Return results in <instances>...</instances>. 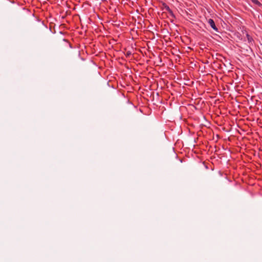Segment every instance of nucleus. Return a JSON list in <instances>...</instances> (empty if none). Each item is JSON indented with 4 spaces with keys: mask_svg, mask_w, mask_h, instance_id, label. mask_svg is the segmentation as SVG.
<instances>
[{
    "mask_svg": "<svg viewBox=\"0 0 262 262\" xmlns=\"http://www.w3.org/2000/svg\"><path fill=\"white\" fill-rule=\"evenodd\" d=\"M169 13L170 16H171L173 18H175V17H176L175 15L173 14V12H172V11L171 10L169 12Z\"/></svg>",
    "mask_w": 262,
    "mask_h": 262,
    "instance_id": "0eeeda50",
    "label": "nucleus"
},
{
    "mask_svg": "<svg viewBox=\"0 0 262 262\" xmlns=\"http://www.w3.org/2000/svg\"><path fill=\"white\" fill-rule=\"evenodd\" d=\"M171 154H172V156L173 158H176V159H177L178 158V156L177 155V154L175 152L174 150V148H172L171 149Z\"/></svg>",
    "mask_w": 262,
    "mask_h": 262,
    "instance_id": "7ed1b4c3",
    "label": "nucleus"
},
{
    "mask_svg": "<svg viewBox=\"0 0 262 262\" xmlns=\"http://www.w3.org/2000/svg\"><path fill=\"white\" fill-rule=\"evenodd\" d=\"M206 168H208L207 165H204Z\"/></svg>",
    "mask_w": 262,
    "mask_h": 262,
    "instance_id": "6e6552de",
    "label": "nucleus"
},
{
    "mask_svg": "<svg viewBox=\"0 0 262 262\" xmlns=\"http://www.w3.org/2000/svg\"><path fill=\"white\" fill-rule=\"evenodd\" d=\"M246 37L247 38V39H248L249 42H252V41L253 40L252 37L248 33L246 34Z\"/></svg>",
    "mask_w": 262,
    "mask_h": 262,
    "instance_id": "20e7f679",
    "label": "nucleus"
},
{
    "mask_svg": "<svg viewBox=\"0 0 262 262\" xmlns=\"http://www.w3.org/2000/svg\"><path fill=\"white\" fill-rule=\"evenodd\" d=\"M132 52L130 51H128L126 52V54H125V56L128 57H129L131 55H132Z\"/></svg>",
    "mask_w": 262,
    "mask_h": 262,
    "instance_id": "423d86ee",
    "label": "nucleus"
},
{
    "mask_svg": "<svg viewBox=\"0 0 262 262\" xmlns=\"http://www.w3.org/2000/svg\"><path fill=\"white\" fill-rule=\"evenodd\" d=\"M179 160L180 161V162H182V161L181 159H179Z\"/></svg>",
    "mask_w": 262,
    "mask_h": 262,
    "instance_id": "9d476101",
    "label": "nucleus"
},
{
    "mask_svg": "<svg viewBox=\"0 0 262 262\" xmlns=\"http://www.w3.org/2000/svg\"><path fill=\"white\" fill-rule=\"evenodd\" d=\"M170 21H171V23H173V19H171V20H170Z\"/></svg>",
    "mask_w": 262,
    "mask_h": 262,
    "instance_id": "1a4fd4ad",
    "label": "nucleus"
},
{
    "mask_svg": "<svg viewBox=\"0 0 262 262\" xmlns=\"http://www.w3.org/2000/svg\"><path fill=\"white\" fill-rule=\"evenodd\" d=\"M208 24L210 25V27L216 32H219L218 28L216 27L215 23L212 19H209L208 20Z\"/></svg>",
    "mask_w": 262,
    "mask_h": 262,
    "instance_id": "f257e3e1",
    "label": "nucleus"
},
{
    "mask_svg": "<svg viewBox=\"0 0 262 262\" xmlns=\"http://www.w3.org/2000/svg\"><path fill=\"white\" fill-rule=\"evenodd\" d=\"M163 6H164L165 10H167L168 12L171 10L169 7L167 6L166 4L164 3Z\"/></svg>",
    "mask_w": 262,
    "mask_h": 262,
    "instance_id": "39448f33",
    "label": "nucleus"
},
{
    "mask_svg": "<svg viewBox=\"0 0 262 262\" xmlns=\"http://www.w3.org/2000/svg\"><path fill=\"white\" fill-rule=\"evenodd\" d=\"M251 1L253 4H255L258 6H262V4L258 0H251Z\"/></svg>",
    "mask_w": 262,
    "mask_h": 262,
    "instance_id": "f03ea898",
    "label": "nucleus"
}]
</instances>
